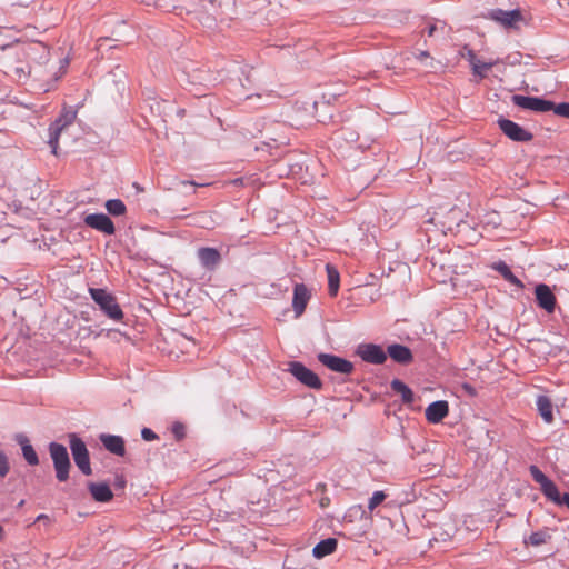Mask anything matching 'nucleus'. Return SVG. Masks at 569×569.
<instances>
[{
	"instance_id": "obj_41",
	"label": "nucleus",
	"mask_w": 569,
	"mask_h": 569,
	"mask_svg": "<svg viewBox=\"0 0 569 569\" xmlns=\"http://www.w3.org/2000/svg\"><path fill=\"white\" fill-rule=\"evenodd\" d=\"M126 485H127V480L122 475L116 477V479H114L116 489H124Z\"/></svg>"
},
{
	"instance_id": "obj_28",
	"label": "nucleus",
	"mask_w": 569,
	"mask_h": 569,
	"mask_svg": "<svg viewBox=\"0 0 569 569\" xmlns=\"http://www.w3.org/2000/svg\"><path fill=\"white\" fill-rule=\"evenodd\" d=\"M326 269L328 273V291L331 297H335L339 290L340 276L338 270L330 264H327Z\"/></svg>"
},
{
	"instance_id": "obj_18",
	"label": "nucleus",
	"mask_w": 569,
	"mask_h": 569,
	"mask_svg": "<svg viewBox=\"0 0 569 569\" xmlns=\"http://www.w3.org/2000/svg\"><path fill=\"white\" fill-rule=\"evenodd\" d=\"M100 442L103 445L106 450L110 453L123 457L126 453L124 440L121 436L101 433L99 436Z\"/></svg>"
},
{
	"instance_id": "obj_12",
	"label": "nucleus",
	"mask_w": 569,
	"mask_h": 569,
	"mask_svg": "<svg viewBox=\"0 0 569 569\" xmlns=\"http://www.w3.org/2000/svg\"><path fill=\"white\" fill-rule=\"evenodd\" d=\"M356 353L368 363L382 365L387 360V351L376 343H360Z\"/></svg>"
},
{
	"instance_id": "obj_5",
	"label": "nucleus",
	"mask_w": 569,
	"mask_h": 569,
	"mask_svg": "<svg viewBox=\"0 0 569 569\" xmlns=\"http://www.w3.org/2000/svg\"><path fill=\"white\" fill-rule=\"evenodd\" d=\"M288 371L303 386L320 390L322 388V381L316 372L307 368L302 362L290 361L288 363Z\"/></svg>"
},
{
	"instance_id": "obj_7",
	"label": "nucleus",
	"mask_w": 569,
	"mask_h": 569,
	"mask_svg": "<svg viewBox=\"0 0 569 569\" xmlns=\"http://www.w3.org/2000/svg\"><path fill=\"white\" fill-rule=\"evenodd\" d=\"M511 101L515 106L535 112H549L555 108V102L541 97L513 94Z\"/></svg>"
},
{
	"instance_id": "obj_35",
	"label": "nucleus",
	"mask_w": 569,
	"mask_h": 569,
	"mask_svg": "<svg viewBox=\"0 0 569 569\" xmlns=\"http://www.w3.org/2000/svg\"><path fill=\"white\" fill-rule=\"evenodd\" d=\"M10 470L9 459L4 451L0 450V478H4Z\"/></svg>"
},
{
	"instance_id": "obj_43",
	"label": "nucleus",
	"mask_w": 569,
	"mask_h": 569,
	"mask_svg": "<svg viewBox=\"0 0 569 569\" xmlns=\"http://www.w3.org/2000/svg\"><path fill=\"white\" fill-rule=\"evenodd\" d=\"M428 57H429V52L428 51H420L419 54L417 56V59L422 60V59H426Z\"/></svg>"
},
{
	"instance_id": "obj_40",
	"label": "nucleus",
	"mask_w": 569,
	"mask_h": 569,
	"mask_svg": "<svg viewBox=\"0 0 569 569\" xmlns=\"http://www.w3.org/2000/svg\"><path fill=\"white\" fill-rule=\"evenodd\" d=\"M461 389H462V390H463L468 396H470V397H475V396H477V390H476V388H475L472 385H470L469 382H463V383L461 385Z\"/></svg>"
},
{
	"instance_id": "obj_31",
	"label": "nucleus",
	"mask_w": 569,
	"mask_h": 569,
	"mask_svg": "<svg viewBox=\"0 0 569 569\" xmlns=\"http://www.w3.org/2000/svg\"><path fill=\"white\" fill-rule=\"evenodd\" d=\"M104 207L107 211L114 217L123 216L127 211L124 202L120 199L107 200Z\"/></svg>"
},
{
	"instance_id": "obj_36",
	"label": "nucleus",
	"mask_w": 569,
	"mask_h": 569,
	"mask_svg": "<svg viewBox=\"0 0 569 569\" xmlns=\"http://www.w3.org/2000/svg\"><path fill=\"white\" fill-rule=\"evenodd\" d=\"M171 432L177 440H182L186 437V427L181 422H174L171 426Z\"/></svg>"
},
{
	"instance_id": "obj_42",
	"label": "nucleus",
	"mask_w": 569,
	"mask_h": 569,
	"mask_svg": "<svg viewBox=\"0 0 569 569\" xmlns=\"http://www.w3.org/2000/svg\"><path fill=\"white\" fill-rule=\"evenodd\" d=\"M437 31V26L436 24H429L425 32H427V36L428 37H432L435 34V32Z\"/></svg>"
},
{
	"instance_id": "obj_23",
	"label": "nucleus",
	"mask_w": 569,
	"mask_h": 569,
	"mask_svg": "<svg viewBox=\"0 0 569 569\" xmlns=\"http://www.w3.org/2000/svg\"><path fill=\"white\" fill-rule=\"evenodd\" d=\"M338 540L336 538H327L319 541L312 549V555L317 559H322L331 553H333L337 549Z\"/></svg>"
},
{
	"instance_id": "obj_11",
	"label": "nucleus",
	"mask_w": 569,
	"mask_h": 569,
	"mask_svg": "<svg viewBox=\"0 0 569 569\" xmlns=\"http://www.w3.org/2000/svg\"><path fill=\"white\" fill-rule=\"evenodd\" d=\"M485 18L496 21L506 28H515L522 20V14L519 9L502 10L497 8L488 10Z\"/></svg>"
},
{
	"instance_id": "obj_17",
	"label": "nucleus",
	"mask_w": 569,
	"mask_h": 569,
	"mask_svg": "<svg viewBox=\"0 0 569 569\" xmlns=\"http://www.w3.org/2000/svg\"><path fill=\"white\" fill-rule=\"evenodd\" d=\"M310 299V292L303 283H296L293 287L292 308L296 317H300Z\"/></svg>"
},
{
	"instance_id": "obj_14",
	"label": "nucleus",
	"mask_w": 569,
	"mask_h": 569,
	"mask_svg": "<svg viewBox=\"0 0 569 569\" xmlns=\"http://www.w3.org/2000/svg\"><path fill=\"white\" fill-rule=\"evenodd\" d=\"M84 223L96 229L100 232H103L108 236L114 234L116 228L113 221L106 213H90L87 214L83 219Z\"/></svg>"
},
{
	"instance_id": "obj_3",
	"label": "nucleus",
	"mask_w": 569,
	"mask_h": 569,
	"mask_svg": "<svg viewBox=\"0 0 569 569\" xmlns=\"http://www.w3.org/2000/svg\"><path fill=\"white\" fill-rule=\"evenodd\" d=\"M48 450L53 463L57 480L59 482L67 481L71 469V461L67 447L62 443L51 441L48 445Z\"/></svg>"
},
{
	"instance_id": "obj_1",
	"label": "nucleus",
	"mask_w": 569,
	"mask_h": 569,
	"mask_svg": "<svg viewBox=\"0 0 569 569\" xmlns=\"http://www.w3.org/2000/svg\"><path fill=\"white\" fill-rule=\"evenodd\" d=\"M230 67L212 70L207 64L189 61L182 67L181 81L188 86V90L194 96H206L213 87L222 82L227 74L237 73V70L243 72V68L236 62L231 63Z\"/></svg>"
},
{
	"instance_id": "obj_34",
	"label": "nucleus",
	"mask_w": 569,
	"mask_h": 569,
	"mask_svg": "<svg viewBox=\"0 0 569 569\" xmlns=\"http://www.w3.org/2000/svg\"><path fill=\"white\" fill-rule=\"evenodd\" d=\"M552 111L559 117L569 119V102H560L558 104L555 103Z\"/></svg>"
},
{
	"instance_id": "obj_20",
	"label": "nucleus",
	"mask_w": 569,
	"mask_h": 569,
	"mask_svg": "<svg viewBox=\"0 0 569 569\" xmlns=\"http://www.w3.org/2000/svg\"><path fill=\"white\" fill-rule=\"evenodd\" d=\"M390 357L393 361L400 365H408L412 361L413 356L411 350L403 345L393 343L387 348V357Z\"/></svg>"
},
{
	"instance_id": "obj_16",
	"label": "nucleus",
	"mask_w": 569,
	"mask_h": 569,
	"mask_svg": "<svg viewBox=\"0 0 569 569\" xmlns=\"http://www.w3.org/2000/svg\"><path fill=\"white\" fill-rule=\"evenodd\" d=\"M449 413V405L446 400H437L431 402L425 411V416L428 422L439 423Z\"/></svg>"
},
{
	"instance_id": "obj_15",
	"label": "nucleus",
	"mask_w": 569,
	"mask_h": 569,
	"mask_svg": "<svg viewBox=\"0 0 569 569\" xmlns=\"http://www.w3.org/2000/svg\"><path fill=\"white\" fill-rule=\"evenodd\" d=\"M197 257L201 266L209 271H213L221 262V254L219 250L212 247L199 248Z\"/></svg>"
},
{
	"instance_id": "obj_30",
	"label": "nucleus",
	"mask_w": 569,
	"mask_h": 569,
	"mask_svg": "<svg viewBox=\"0 0 569 569\" xmlns=\"http://www.w3.org/2000/svg\"><path fill=\"white\" fill-rule=\"evenodd\" d=\"M332 140L335 143H338L341 140H343L349 144H353L357 143L358 141V133L350 129L341 128L335 132Z\"/></svg>"
},
{
	"instance_id": "obj_8",
	"label": "nucleus",
	"mask_w": 569,
	"mask_h": 569,
	"mask_svg": "<svg viewBox=\"0 0 569 569\" xmlns=\"http://www.w3.org/2000/svg\"><path fill=\"white\" fill-rule=\"evenodd\" d=\"M194 14V18L207 29H213L217 26L218 6L214 0L202 2L198 9L188 11Z\"/></svg>"
},
{
	"instance_id": "obj_9",
	"label": "nucleus",
	"mask_w": 569,
	"mask_h": 569,
	"mask_svg": "<svg viewBox=\"0 0 569 569\" xmlns=\"http://www.w3.org/2000/svg\"><path fill=\"white\" fill-rule=\"evenodd\" d=\"M497 123L499 129L503 132V134L507 136L512 141L528 142L531 141L533 138V134L531 132L527 131L525 128H522L520 124L512 120L499 118Z\"/></svg>"
},
{
	"instance_id": "obj_44",
	"label": "nucleus",
	"mask_w": 569,
	"mask_h": 569,
	"mask_svg": "<svg viewBox=\"0 0 569 569\" xmlns=\"http://www.w3.org/2000/svg\"><path fill=\"white\" fill-rule=\"evenodd\" d=\"M138 2L144 3L147 6H154L157 0H137Z\"/></svg>"
},
{
	"instance_id": "obj_47",
	"label": "nucleus",
	"mask_w": 569,
	"mask_h": 569,
	"mask_svg": "<svg viewBox=\"0 0 569 569\" xmlns=\"http://www.w3.org/2000/svg\"><path fill=\"white\" fill-rule=\"evenodd\" d=\"M183 184L197 186L193 181H183Z\"/></svg>"
},
{
	"instance_id": "obj_21",
	"label": "nucleus",
	"mask_w": 569,
	"mask_h": 569,
	"mask_svg": "<svg viewBox=\"0 0 569 569\" xmlns=\"http://www.w3.org/2000/svg\"><path fill=\"white\" fill-rule=\"evenodd\" d=\"M88 490L97 502H109L113 498V492L107 482H89Z\"/></svg>"
},
{
	"instance_id": "obj_37",
	"label": "nucleus",
	"mask_w": 569,
	"mask_h": 569,
	"mask_svg": "<svg viewBox=\"0 0 569 569\" xmlns=\"http://www.w3.org/2000/svg\"><path fill=\"white\" fill-rule=\"evenodd\" d=\"M459 54L460 57L465 58L468 60V62L470 63V66L476 62V59H477V56L475 53V51L469 48V46L465 44L462 47V49L459 51Z\"/></svg>"
},
{
	"instance_id": "obj_24",
	"label": "nucleus",
	"mask_w": 569,
	"mask_h": 569,
	"mask_svg": "<svg viewBox=\"0 0 569 569\" xmlns=\"http://www.w3.org/2000/svg\"><path fill=\"white\" fill-rule=\"evenodd\" d=\"M540 490L548 500L552 501L558 506H565V493L560 495L558 487L551 479L543 483L540 487Z\"/></svg>"
},
{
	"instance_id": "obj_6",
	"label": "nucleus",
	"mask_w": 569,
	"mask_h": 569,
	"mask_svg": "<svg viewBox=\"0 0 569 569\" xmlns=\"http://www.w3.org/2000/svg\"><path fill=\"white\" fill-rule=\"evenodd\" d=\"M77 117V111L72 108L63 109L60 116L49 127V146L52 153L57 154L58 140L61 131L71 124Z\"/></svg>"
},
{
	"instance_id": "obj_27",
	"label": "nucleus",
	"mask_w": 569,
	"mask_h": 569,
	"mask_svg": "<svg viewBox=\"0 0 569 569\" xmlns=\"http://www.w3.org/2000/svg\"><path fill=\"white\" fill-rule=\"evenodd\" d=\"M550 539H551V535L549 533L548 529H542V530L531 532V535L529 537L525 538L523 542H525V545L539 547V546L548 542Z\"/></svg>"
},
{
	"instance_id": "obj_39",
	"label": "nucleus",
	"mask_w": 569,
	"mask_h": 569,
	"mask_svg": "<svg viewBox=\"0 0 569 569\" xmlns=\"http://www.w3.org/2000/svg\"><path fill=\"white\" fill-rule=\"evenodd\" d=\"M141 437L146 441H153V440H157L159 438L158 435L153 430H151L150 428H143L141 430Z\"/></svg>"
},
{
	"instance_id": "obj_10",
	"label": "nucleus",
	"mask_w": 569,
	"mask_h": 569,
	"mask_svg": "<svg viewBox=\"0 0 569 569\" xmlns=\"http://www.w3.org/2000/svg\"><path fill=\"white\" fill-rule=\"evenodd\" d=\"M317 359L322 366L337 373L350 375L355 369L351 361L332 353L320 352L317 355Z\"/></svg>"
},
{
	"instance_id": "obj_22",
	"label": "nucleus",
	"mask_w": 569,
	"mask_h": 569,
	"mask_svg": "<svg viewBox=\"0 0 569 569\" xmlns=\"http://www.w3.org/2000/svg\"><path fill=\"white\" fill-rule=\"evenodd\" d=\"M537 410L546 423H552L553 417V405L551 399L546 395H539L536 399Z\"/></svg>"
},
{
	"instance_id": "obj_4",
	"label": "nucleus",
	"mask_w": 569,
	"mask_h": 569,
	"mask_svg": "<svg viewBox=\"0 0 569 569\" xmlns=\"http://www.w3.org/2000/svg\"><path fill=\"white\" fill-rule=\"evenodd\" d=\"M68 437L69 447L76 466L84 476H91L92 468L90 463L89 450L86 442L77 433H69Z\"/></svg>"
},
{
	"instance_id": "obj_32",
	"label": "nucleus",
	"mask_w": 569,
	"mask_h": 569,
	"mask_svg": "<svg viewBox=\"0 0 569 569\" xmlns=\"http://www.w3.org/2000/svg\"><path fill=\"white\" fill-rule=\"evenodd\" d=\"M529 472L532 479L539 483L540 487L549 480V478L536 465H531L529 467Z\"/></svg>"
},
{
	"instance_id": "obj_19",
	"label": "nucleus",
	"mask_w": 569,
	"mask_h": 569,
	"mask_svg": "<svg viewBox=\"0 0 569 569\" xmlns=\"http://www.w3.org/2000/svg\"><path fill=\"white\" fill-rule=\"evenodd\" d=\"M16 442L20 446L22 457L27 461L29 466H38L39 465V457L33 448V446L30 443V440L28 437L23 433H18L14 437Z\"/></svg>"
},
{
	"instance_id": "obj_2",
	"label": "nucleus",
	"mask_w": 569,
	"mask_h": 569,
	"mask_svg": "<svg viewBox=\"0 0 569 569\" xmlns=\"http://www.w3.org/2000/svg\"><path fill=\"white\" fill-rule=\"evenodd\" d=\"M89 293L106 317L117 322L123 320L124 313L111 292L103 288H90Z\"/></svg>"
},
{
	"instance_id": "obj_38",
	"label": "nucleus",
	"mask_w": 569,
	"mask_h": 569,
	"mask_svg": "<svg viewBox=\"0 0 569 569\" xmlns=\"http://www.w3.org/2000/svg\"><path fill=\"white\" fill-rule=\"evenodd\" d=\"M154 7L163 11H170L171 9L177 8L173 4V0H157Z\"/></svg>"
},
{
	"instance_id": "obj_45",
	"label": "nucleus",
	"mask_w": 569,
	"mask_h": 569,
	"mask_svg": "<svg viewBox=\"0 0 569 569\" xmlns=\"http://www.w3.org/2000/svg\"><path fill=\"white\" fill-rule=\"evenodd\" d=\"M563 500H565V506L568 507V509H569V492L565 493Z\"/></svg>"
},
{
	"instance_id": "obj_46",
	"label": "nucleus",
	"mask_w": 569,
	"mask_h": 569,
	"mask_svg": "<svg viewBox=\"0 0 569 569\" xmlns=\"http://www.w3.org/2000/svg\"><path fill=\"white\" fill-rule=\"evenodd\" d=\"M43 519H48V516H47V515L41 513V515H39V516L37 517V520H38V521H39V520H43Z\"/></svg>"
},
{
	"instance_id": "obj_13",
	"label": "nucleus",
	"mask_w": 569,
	"mask_h": 569,
	"mask_svg": "<svg viewBox=\"0 0 569 569\" xmlns=\"http://www.w3.org/2000/svg\"><path fill=\"white\" fill-rule=\"evenodd\" d=\"M536 302L539 308L548 313H552L556 309L557 299L551 288L546 283H539L535 287Z\"/></svg>"
},
{
	"instance_id": "obj_25",
	"label": "nucleus",
	"mask_w": 569,
	"mask_h": 569,
	"mask_svg": "<svg viewBox=\"0 0 569 569\" xmlns=\"http://www.w3.org/2000/svg\"><path fill=\"white\" fill-rule=\"evenodd\" d=\"M492 269L499 272L506 281L520 289L523 288L522 281L513 274L510 267L505 261L495 262Z\"/></svg>"
},
{
	"instance_id": "obj_26",
	"label": "nucleus",
	"mask_w": 569,
	"mask_h": 569,
	"mask_svg": "<svg viewBox=\"0 0 569 569\" xmlns=\"http://www.w3.org/2000/svg\"><path fill=\"white\" fill-rule=\"evenodd\" d=\"M390 388L396 393H399L401 396V400L406 405H410L415 400L413 391L400 379H393L390 382Z\"/></svg>"
},
{
	"instance_id": "obj_29",
	"label": "nucleus",
	"mask_w": 569,
	"mask_h": 569,
	"mask_svg": "<svg viewBox=\"0 0 569 569\" xmlns=\"http://www.w3.org/2000/svg\"><path fill=\"white\" fill-rule=\"evenodd\" d=\"M499 62V59L490 60L487 62H480L478 59H476V62L471 64L472 73L479 77L480 79H483L487 77L488 70H490L493 66H496Z\"/></svg>"
},
{
	"instance_id": "obj_33",
	"label": "nucleus",
	"mask_w": 569,
	"mask_h": 569,
	"mask_svg": "<svg viewBox=\"0 0 569 569\" xmlns=\"http://www.w3.org/2000/svg\"><path fill=\"white\" fill-rule=\"evenodd\" d=\"M386 499V493L383 491H375L369 499L368 508L369 510H373L377 508L383 500Z\"/></svg>"
}]
</instances>
